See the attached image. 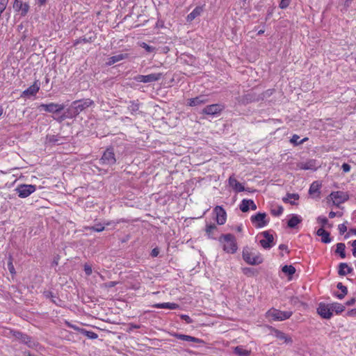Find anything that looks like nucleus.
<instances>
[{
    "label": "nucleus",
    "instance_id": "nucleus-25",
    "mask_svg": "<svg viewBox=\"0 0 356 356\" xmlns=\"http://www.w3.org/2000/svg\"><path fill=\"white\" fill-rule=\"evenodd\" d=\"M301 216L297 214H292L287 222V225L290 228H295L299 223L302 222Z\"/></svg>",
    "mask_w": 356,
    "mask_h": 356
},
{
    "label": "nucleus",
    "instance_id": "nucleus-26",
    "mask_svg": "<svg viewBox=\"0 0 356 356\" xmlns=\"http://www.w3.org/2000/svg\"><path fill=\"white\" fill-rule=\"evenodd\" d=\"M353 271V268L348 266L346 263H341L339 266L338 273L339 275L343 276L351 273Z\"/></svg>",
    "mask_w": 356,
    "mask_h": 356
},
{
    "label": "nucleus",
    "instance_id": "nucleus-36",
    "mask_svg": "<svg viewBox=\"0 0 356 356\" xmlns=\"http://www.w3.org/2000/svg\"><path fill=\"white\" fill-rule=\"evenodd\" d=\"M128 110L131 114L134 115L139 110V104L136 102H130V104L128 106Z\"/></svg>",
    "mask_w": 356,
    "mask_h": 356
},
{
    "label": "nucleus",
    "instance_id": "nucleus-2",
    "mask_svg": "<svg viewBox=\"0 0 356 356\" xmlns=\"http://www.w3.org/2000/svg\"><path fill=\"white\" fill-rule=\"evenodd\" d=\"M92 104L93 101L90 99L74 101L67 109V116L70 118L75 117Z\"/></svg>",
    "mask_w": 356,
    "mask_h": 356
},
{
    "label": "nucleus",
    "instance_id": "nucleus-24",
    "mask_svg": "<svg viewBox=\"0 0 356 356\" xmlns=\"http://www.w3.org/2000/svg\"><path fill=\"white\" fill-rule=\"evenodd\" d=\"M316 234L321 236V241L324 243H329L332 241V239L330 237V233L325 231L323 228H319L316 231Z\"/></svg>",
    "mask_w": 356,
    "mask_h": 356
},
{
    "label": "nucleus",
    "instance_id": "nucleus-62",
    "mask_svg": "<svg viewBox=\"0 0 356 356\" xmlns=\"http://www.w3.org/2000/svg\"><path fill=\"white\" fill-rule=\"evenodd\" d=\"M349 234H353V235H356V229H350L349 230L348 234L346 236H345V238H348V237H349Z\"/></svg>",
    "mask_w": 356,
    "mask_h": 356
},
{
    "label": "nucleus",
    "instance_id": "nucleus-40",
    "mask_svg": "<svg viewBox=\"0 0 356 356\" xmlns=\"http://www.w3.org/2000/svg\"><path fill=\"white\" fill-rule=\"evenodd\" d=\"M283 211L284 209L282 206H277L271 209L270 213L274 216H280L283 213Z\"/></svg>",
    "mask_w": 356,
    "mask_h": 356
},
{
    "label": "nucleus",
    "instance_id": "nucleus-15",
    "mask_svg": "<svg viewBox=\"0 0 356 356\" xmlns=\"http://www.w3.org/2000/svg\"><path fill=\"white\" fill-rule=\"evenodd\" d=\"M208 102V98L207 95H201L194 98L188 99V105L189 106H197L202 104H204Z\"/></svg>",
    "mask_w": 356,
    "mask_h": 356
},
{
    "label": "nucleus",
    "instance_id": "nucleus-48",
    "mask_svg": "<svg viewBox=\"0 0 356 356\" xmlns=\"http://www.w3.org/2000/svg\"><path fill=\"white\" fill-rule=\"evenodd\" d=\"M8 269L9 270V272L12 274V275H15V267L13 264V262L10 259L9 261L8 262Z\"/></svg>",
    "mask_w": 356,
    "mask_h": 356
},
{
    "label": "nucleus",
    "instance_id": "nucleus-53",
    "mask_svg": "<svg viewBox=\"0 0 356 356\" xmlns=\"http://www.w3.org/2000/svg\"><path fill=\"white\" fill-rule=\"evenodd\" d=\"M181 318L186 321L187 323H191L193 322L191 318L186 314L181 315Z\"/></svg>",
    "mask_w": 356,
    "mask_h": 356
},
{
    "label": "nucleus",
    "instance_id": "nucleus-32",
    "mask_svg": "<svg viewBox=\"0 0 356 356\" xmlns=\"http://www.w3.org/2000/svg\"><path fill=\"white\" fill-rule=\"evenodd\" d=\"M217 229V227L214 224H208L206 226V233L209 238H215V236L213 235V232Z\"/></svg>",
    "mask_w": 356,
    "mask_h": 356
},
{
    "label": "nucleus",
    "instance_id": "nucleus-11",
    "mask_svg": "<svg viewBox=\"0 0 356 356\" xmlns=\"http://www.w3.org/2000/svg\"><path fill=\"white\" fill-rule=\"evenodd\" d=\"M225 108L224 105L221 104H214L205 106L201 113L208 115H215L219 114Z\"/></svg>",
    "mask_w": 356,
    "mask_h": 356
},
{
    "label": "nucleus",
    "instance_id": "nucleus-56",
    "mask_svg": "<svg viewBox=\"0 0 356 356\" xmlns=\"http://www.w3.org/2000/svg\"><path fill=\"white\" fill-rule=\"evenodd\" d=\"M159 248H154V249L152 250V252H151V256H152V257H157V256L159 255Z\"/></svg>",
    "mask_w": 356,
    "mask_h": 356
},
{
    "label": "nucleus",
    "instance_id": "nucleus-28",
    "mask_svg": "<svg viewBox=\"0 0 356 356\" xmlns=\"http://www.w3.org/2000/svg\"><path fill=\"white\" fill-rule=\"evenodd\" d=\"M300 196L297 193H287L285 197H283L282 200L284 202H287L291 204V205H295L296 201L299 199Z\"/></svg>",
    "mask_w": 356,
    "mask_h": 356
},
{
    "label": "nucleus",
    "instance_id": "nucleus-10",
    "mask_svg": "<svg viewBox=\"0 0 356 356\" xmlns=\"http://www.w3.org/2000/svg\"><path fill=\"white\" fill-rule=\"evenodd\" d=\"M250 220L252 223L257 228L264 227L269 222V220L266 219V214L265 213H258L255 215H253L251 216Z\"/></svg>",
    "mask_w": 356,
    "mask_h": 356
},
{
    "label": "nucleus",
    "instance_id": "nucleus-23",
    "mask_svg": "<svg viewBox=\"0 0 356 356\" xmlns=\"http://www.w3.org/2000/svg\"><path fill=\"white\" fill-rule=\"evenodd\" d=\"M153 307L156 309H177L179 306L178 304L174 302H163L155 304L153 305Z\"/></svg>",
    "mask_w": 356,
    "mask_h": 356
},
{
    "label": "nucleus",
    "instance_id": "nucleus-35",
    "mask_svg": "<svg viewBox=\"0 0 356 356\" xmlns=\"http://www.w3.org/2000/svg\"><path fill=\"white\" fill-rule=\"evenodd\" d=\"M345 249L346 245L344 243H339L337 244L336 252L338 253L342 259L346 257Z\"/></svg>",
    "mask_w": 356,
    "mask_h": 356
},
{
    "label": "nucleus",
    "instance_id": "nucleus-59",
    "mask_svg": "<svg viewBox=\"0 0 356 356\" xmlns=\"http://www.w3.org/2000/svg\"><path fill=\"white\" fill-rule=\"evenodd\" d=\"M352 246L353 248V255L356 257V239L354 240L353 242H352Z\"/></svg>",
    "mask_w": 356,
    "mask_h": 356
},
{
    "label": "nucleus",
    "instance_id": "nucleus-55",
    "mask_svg": "<svg viewBox=\"0 0 356 356\" xmlns=\"http://www.w3.org/2000/svg\"><path fill=\"white\" fill-rule=\"evenodd\" d=\"M88 42V40L86 38H79V39L76 40L74 42V45L76 46L79 43H81V42L86 43Z\"/></svg>",
    "mask_w": 356,
    "mask_h": 356
},
{
    "label": "nucleus",
    "instance_id": "nucleus-18",
    "mask_svg": "<svg viewBox=\"0 0 356 356\" xmlns=\"http://www.w3.org/2000/svg\"><path fill=\"white\" fill-rule=\"evenodd\" d=\"M297 168L300 170H315L316 169V163L315 160L302 161L297 163Z\"/></svg>",
    "mask_w": 356,
    "mask_h": 356
},
{
    "label": "nucleus",
    "instance_id": "nucleus-21",
    "mask_svg": "<svg viewBox=\"0 0 356 356\" xmlns=\"http://www.w3.org/2000/svg\"><path fill=\"white\" fill-rule=\"evenodd\" d=\"M174 337L175 338H177V339L188 341V342L199 343L201 341L200 339H199L196 337H192L190 335L179 334V333H175L174 334Z\"/></svg>",
    "mask_w": 356,
    "mask_h": 356
},
{
    "label": "nucleus",
    "instance_id": "nucleus-1",
    "mask_svg": "<svg viewBox=\"0 0 356 356\" xmlns=\"http://www.w3.org/2000/svg\"><path fill=\"white\" fill-rule=\"evenodd\" d=\"M219 241L222 245V250L228 254H234L237 249V243L235 236L232 234H222Z\"/></svg>",
    "mask_w": 356,
    "mask_h": 356
},
{
    "label": "nucleus",
    "instance_id": "nucleus-41",
    "mask_svg": "<svg viewBox=\"0 0 356 356\" xmlns=\"http://www.w3.org/2000/svg\"><path fill=\"white\" fill-rule=\"evenodd\" d=\"M140 47H143V49H145V51L148 53H152V52H154L156 51V48L154 47H152V46H150L149 44H147V43L145 42H140L139 44Z\"/></svg>",
    "mask_w": 356,
    "mask_h": 356
},
{
    "label": "nucleus",
    "instance_id": "nucleus-19",
    "mask_svg": "<svg viewBox=\"0 0 356 356\" xmlns=\"http://www.w3.org/2000/svg\"><path fill=\"white\" fill-rule=\"evenodd\" d=\"M228 182L229 185L236 192H242L245 191L244 186L240 182H238L233 175L229 177Z\"/></svg>",
    "mask_w": 356,
    "mask_h": 356
},
{
    "label": "nucleus",
    "instance_id": "nucleus-47",
    "mask_svg": "<svg viewBox=\"0 0 356 356\" xmlns=\"http://www.w3.org/2000/svg\"><path fill=\"white\" fill-rule=\"evenodd\" d=\"M291 3V0H281L280 3V8L282 9L286 8Z\"/></svg>",
    "mask_w": 356,
    "mask_h": 356
},
{
    "label": "nucleus",
    "instance_id": "nucleus-61",
    "mask_svg": "<svg viewBox=\"0 0 356 356\" xmlns=\"http://www.w3.org/2000/svg\"><path fill=\"white\" fill-rule=\"evenodd\" d=\"M356 301V299L355 298H351L350 300H348L346 303V305L350 306L355 304Z\"/></svg>",
    "mask_w": 356,
    "mask_h": 356
},
{
    "label": "nucleus",
    "instance_id": "nucleus-43",
    "mask_svg": "<svg viewBox=\"0 0 356 356\" xmlns=\"http://www.w3.org/2000/svg\"><path fill=\"white\" fill-rule=\"evenodd\" d=\"M105 229V227L101 224H97V225H95V226H92V227H90V229L94 231V232H101L102 231H104Z\"/></svg>",
    "mask_w": 356,
    "mask_h": 356
},
{
    "label": "nucleus",
    "instance_id": "nucleus-33",
    "mask_svg": "<svg viewBox=\"0 0 356 356\" xmlns=\"http://www.w3.org/2000/svg\"><path fill=\"white\" fill-rule=\"evenodd\" d=\"M307 140H308V138H304L302 140H300V136L297 134H293L290 139V142L294 145L303 144Z\"/></svg>",
    "mask_w": 356,
    "mask_h": 356
},
{
    "label": "nucleus",
    "instance_id": "nucleus-8",
    "mask_svg": "<svg viewBox=\"0 0 356 356\" xmlns=\"http://www.w3.org/2000/svg\"><path fill=\"white\" fill-rule=\"evenodd\" d=\"M330 197L333 204L339 207V204L344 203L349 199V195L347 192L338 191L332 192L330 194Z\"/></svg>",
    "mask_w": 356,
    "mask_h": 356
},
{
    "label": "nucleus",
    "instance_id": "nucleus-29",
    "mask_svg": "<svg viewBox=\"0 0 356 356\" xmlns=\"http://www.w3.org/2000/svg\"><path fill=\"white\" fill-rule=\"evenodd\" d=\"M234 353L238 356H249L250 350L245 349L242 346H238L234 348Z\"/></svg>",
    "mask_w": 356,
    "mask_h": 356
},
{
    "label": "nucleus",
    "instance_id": "nucleus-16",
    "mask_svg": "<svg viewBox=\"0 0 356 356\" xmlns=\"http://www.w3.org/2000/svg\"><path fill=\"white\" fill-rule=\"evenodd\" d=\"M321 187V184L319 181H313L309 186V194L313 198H319L320 195H321V191H320Z\"/></svg>",
    "mask_w": 356,
    "mask_h": 356
},
{
    "label": "nucleus",
    "instance_id": "nucleus-4",
    "mask_svg": "<svg viewBox=\"0 0 356 356\" xmlns=\"http://www.w3.org/2000/svg\"><path fill=\"white\" fill-rule=\"evenodd\" d=\"M242 256L243 260L250 265H257L263 261V258L259 252L252 251L248 248H245L243 250Z\"/></svg>",
    "mask_w": 356,
    "mask_h": 356
},
{
    "label": "nucleus",
    "instance_id": "nucleus-54",
    "mask_svg": "<svg viewBox=\"0 0 356 356\" xmlns=\"http://www.w3.org/2000/svg\"><path fill=\"white\" fill-rule=\"evenodd\" d=\"M121 221H122L121 220H119L118 221H106L104 223V225H106V226L114 225V226H115L117 224L120 223Z\"/></svg>",
    "mask_w": 356,
    "mask_h": 356
},
{
    "label": "nucleus",
    "instance_id": "nucleus-64",
    "mask_svg": "<svg viewBox=\"0 0 356 356\" xmlns=\"http://www.w3.org/2000/svg\"><path fill=\"white\" fill-rule=\"evenodd\" d=\"M335 216H337V213L334 211H330L329 213V218H334Z\"/></svg>",
    "mask_w": 356,
    "mask_h": 356
},
{
    "label": "nucleus",
    "instance_id": "nucleus-46",
    "mask_svg": "<svg viewBox=\"0 0 356 356\" xmlns=\"http://www.w3.org/2000/svg\"><path fill=\"white\" fill-rule=\"evenodd\" d=\"M24 344L27 345L29 348H34L37 346L36 342L30 337H29V339H26Z\"/></svg>",
    "mask_w": 356,
    "mask_h": 356
},
{
    "label": "nucleus",
    "instance_id": "nucleus-50",
    "mask_svg": "<svg viewBox=\"0 0 356 356\" xmlns=\"http://www.w3.org/2000/svg\"><path fill=\"white\" fill-rule=\"evenodd\" d=\"M84 271L87 275H90L92 273L91 266L90 265L85 264L84 265Z\"/></svg>",
    "mask_w": 356,
    "mask_h": 356
},
{
    "label": "nucleus",
    "instance_id": "nucleus-37",
    "mask_svg": "<svg viewBox=\"0 0 356 356\" xmlns=\"http://www.w3.org/2000/svg\"><path fill=\"white\" fill-rule=\"evenodd\" d=\"M282 272L289 275H292L296 272V268L291 265H285L282 267Z\"/></svg>",
    "mask_w": 356,
    "mask_h": 356
},
{
    "label": "nucleus",
    "instance_id": "nucleus-34",
    "mask_svg": "<svg viewBox=\"0 0 356 356\" xmlns=\"http://www.w3.org/2000/svg\"><path fill=\"white\" fill-rule=\"evenodd\" d=\"M275 337L277 339L284 341L285 343L292 342L291 338H290L286 334H285L284 332H282L280 330H275Z\"/></svg>",
    "mask_w": 356,
    "mask_h": 356
},
{
    "label": "nucleus",
    "instance_id": "nucleus-6",
    "mask_svg": "<svg viewBox=\"0 0 356 356\" xmlns=\"http://www.w3.org/2000/svg\"><path fill=\"white\" fill-rule=\"evenodd\" d=\"M162 76V73H152L147 75L138 74L134 77V80L139 83H148L158 81Z\"/></svg>",
    "mask_w": 356,
    "mask_h": 356
},
{
    "label": "nucleus",
    "instance_id": "nucleus-52",
    "mask_svg": "<svg viewBox=\"0 0 356 356\" xmlns=\"http://www.w3.org/2000/svg\"><path fill=\"white\" fill-rule=\"evenodd\" d=\"M341 169L344 172H348L350 170V165L348 163H344L341 165Z\"/></svg>",
    "mask_w": 356,
    "mask_h": 356
},
{
    "label": "nucleus",
    "instance_id": "nucleus-63",
    "mask_svg": "<svg viewBox=\"0 0 356 356\" xmlns=\"http://www.w3.org/2000/svg\"><path fill=\"white\" fill-rule=\"evenodd\" d=\"M279 249L281 250H288V247L285 244H281V245H279Z\"/></svg>",
    "mask_w": 356,
    "mask_h": 356
},
{
    "label": "nucleus",
    "instance_id": "nucleus-17",
    "mask_svg": "<svg viewBox=\"0 0 356 356\" xmlns=\"http://www.w3.org/2000/svg\"><path fill=\"white\" fill-rule=\"evenodd\" d=\"M38 82V81H35L33 85L24 90L21 97H24L35 95L40 90V84Z\"/></svg>",
    "mask_w": 356,
    "mask_h": 356
},
{
    "label": "nucleus",
    "instance_id": "nucleus-44",
    "mask_svg": "<svg viewBox=\"0 0 356 356\" xmlns=\"http://www.w3.org/2000/svg\"><path fill=\"white\" fill-rule=\"evenodd\" d=\"M83 334L86 337H88L89 339H95L98 337L97 334H96L95 332H94L92 331H84Z\"/></svg>",
    "mask_w": 356,
    "mask_h": 356
},
{
    "label": "nucleus",
    "instance_id": "nucleus-49",
    "mask_svg": "<svg viewBox=\"0 0 356 356\" xmlns=\"http://www.w3.org/2000/svg\"><path fill=\"white\" fill-rule=\"evenodd\" d=\"M338 289L341 291V293H347L348 289L347 287L343 285L341 282H339L337 285Z\"/></svg>",
    "mask_w": 356,
    "mask_h": 356
},
{
    "label": "nucleus",
    "instance_id": "nucleus-3",
    "mask_svg": "<svg viewBox=\"0 0 356 356\" xmlns=\"http://www.w3.org/2000/svg\"><path fill=\"white\" fill-rule=\"evenodd\" d=\"M117 159L113 147L107 148L102 157L97 161V163L104 168H110L116 163Z\"/></svg>",
    "mask_w": 356,
    "mask_h": 356
},
{
    "label": "nucleus",
    "instance_id": "nucleus-9",
    "mask_svg": "<svg viewBox=\"0 0 356 356\" xmlns=\"http://www.w3.org/2000/svg\"><path fill=\"white\" fill-rule=\"evenodd\" d=\"M35 190L36 186L32 184H20L15 189L18 196L21 198L29 197L30 195L34 193Z\"/></svg>",
    "mask_w": 356,
    "mask_h": 356
},
{
    "label": "nucleus",
    "instance_id": "nucleus-38",
    "mask_svg": "<svg viewBox=\"0 0 356 356\" xmlns=\"http://www.w3.org/2000/svg\"><path fill=\"white\" fill-rule=\"evenodd\" d=\"M13 336L18 340H19L20 341H22V343H24V342L26 341V339H29V336L22 333V332H15L14 334H13Z\"/></svg>",
    "mask_w": 356,
    "mask_h": 356
},
{
    "label": "nucleus",
    "instance_id": "nucleus-39",
    "mask_svg": "<svg viewBox=\"0 0 356 356\" xmlns=\"http://www.w3.org/2000/svg\"><path fill=\"white\" fill-rule=\"evenodd\" d=\"M250 200L243 199L240 204V209L243 212H247L250 209L249 206Z\"/></svg>",
    "mask_w": 356,
    "mask_h": 356
},
{
    "label": "nucleus",
    "instance_id": "nucleus-22",
    "mask_svg": "<svg viewBox=\"0 0 356 356\" xmlns=\"http://www.w3.org/2000/svg\"><path fill=\"white\" fill-rule=\"evenodd\" d=\"M127 58H128L127 54H119L108 58L106 64L108 65H111Z\"/></svg>",
    "mask_w": 356,
    "mask_h": 356
},
{
    "label": "nucleus",
    "instance_id": "nucleus-12",
    "mask_svg": "<svg viewBox=\"0 0 356 356\" xmlns=\"http://www.w3.org/2000/svg\"><path fill=\"white\" fill-rule=\"evenodd\" d=\"M261 235L264 238L259 241V243L264 249H270L275 245L274 237L270 231H264Z\"/></svg>",
    "mask_w": 356,
    "mask_h": 356
},
{
    "label": "nucleus",
    "instance_id": "nucleus-14",
    "mask_svg": "<svg viewBox=\"0 0 356 356\" xmlns=\"http://www.w3.org/2000/svg\"><path fill=\"white\" fill-rule=\"evenodd\" d=\"M216 216V222L218 225H224L226 222L227 214L225 211L220 206H216L214 209Z\"/></svg>",
    "mask_w": 356,
    "mask_h": 356
},
{
    "label": "nucleus",
    "instance_id": "nucleus-42",
    "mask_svg": "<svg viewBox=\"0 0 356 356\" xmlns=\"http://www.w3.org/2000/svg\"><path fill=\"white\" fill-rule=\"evenodd\" d=\"M317 222L321 225V228H323L328 223V220L326 217L320 216L316 218Z\"/></svg>",
    "mask_w": 356,
    "mask_h": 356
},
{
    "label": "nucleus",
    "instance_id": "nucleus-57",
    "mask_svg": "<svg viewBox=\"0 0 356 356\" xmlns=\"http://www.w3.org/2000/svg\"><path fill=\"white\" fill-rule=\"evenodd\" d=\"M346 294L347 293H341H341H338V292L334 293V296L340 300L343 299L346 296Z\"/></svg>",
    "mask_w": 356,
    "mask_h": 356
},
{
    "label": "nucleus",
    "instance_id": "nucleus-7",
    "mask_svg": "<svg viewBox=\"0 0 356 356\" xmlns=\"http://www.w3.org/2000/svg\"><path fill=\"white\" fill-rule=\"evenodd\" d=\"M38 108L40 111H44L50 113H59L65 108V105L51 102L49 104H41Z\"/></svg>",
    "mask_w": 356,
    "mask_h": 356
},
{
    "label": "nucleus",
    "instance_id": "nucleus-58",
    "mask_svg": "<svg viewBox=\"0 0 356 356\" xmlns=\"http://www.w3.org/2000/svg\"><path fill=\"white\" fill-rule=\"evenodd\" d=\"M249 206H250V209H251L253 211L257 209V205L255 204L254 201L252 200H250Z\"/></svg>",
    "mask_w": 356,
    "mask_h": 356
},
{
    "label": "nucleus",
    "instance_id": "nucleus-51",
    "mask_svg": "<svg viewBox=\"0 0 356 356\" xmlns=\"http://www.w3.org/2000/svg\"><path fill=\"white\" fill-rule=\"evenodd\" d=\"M338 229L341 234H344L347 231V227L345 224L339 225Z\"/></svg>",
    "mask_w": 356,
    "mask_h": 356
},
{
    "label": "nucleus",
    "instance_id": "nucleus-60",
    "mask_svg": "<svg viewBox=\"0 0 356 356\" xmlns=\"http://www.w3.org/2000/svg\"><path fill=\"white\" fill-rule=\"evenodd\" d=\"M346 315L348 316H356V309L348 311Z\"/></svg>",
    "mask_w": 356,
    "mask_h": 356
},
{
    "label": "nucleus",
    "instance_id": "nucleus-30",
    "mask_svg": "<svg viewBox=\"0 0 356 356\" xmlns=\"http://www.w3.org/2000/svg\"><path fill=\"white\" fill-rule=\"evenodd\" d=\"M61 137L58 136V135H48L47 136V143L56 145H60L62 143L60 141Z\"/></svg>",
    "mask_w": 356,
    "mask_h": 356
},
{
    "label": "nucleus",
    "instance_id": "nucleus-13",
    "mask_svg": "<svg viewBox=\"0 0 356 356\" xmlns=\"http://www.w3.org/2000/svg\"><path fill=\"white\" fill-rule=\"evenodd\" d=\"M317 312L322 318L325 319H330L332 316L330 304L320 303L317 308Z\"/></svg>",
    "mask_w": 356,
    "mask_h": 356
},
{
    "label": "nucleus",
    "instance_id": "nucleus-20",
    "mask_svg": "<svg viewBox=\"0 0 356 356\" xmlns=\"http://www.w3.org/2000/svg\"><path fill=\"white\" fill-rule=\"evenodd\" d=\"M13 7L17 10H21V15L23 16L26 15L29 9V5L27 3H22L17 0H15Z\"/></svg>",
    "mask_w": 356,
    "mask_h": 356
},
{
    "label": "nucleus",
    "instance_id": "nucleus-45",
    "mask_svg": "<svg viewBox=\"0 0 356 356\" xmlns=\"http://www.w3.org/2000/svg\"><path fill=\"white\" fill-rule=\"evenodd\" d=\"M24 344L27 345L29 348H34L37 346L36 342L30 337H29V339H26Z\"/></svg>",
    "mask_w": 356,
    "mask_h": 356
},
{
    "label": "nucleus",
    "instance_id": "nucleus-27",
    "mask_svg": "<svg viewBox=\"0 0 356 356\" xmlns=\"http://www.w3.org/2000/svg\"><path fill=\"white\" fill-rule=\"evenodd\" d=\"M203 11L202 6H197L191 13L187 15L186 20L188 22H192L197 17L200 16Z\"/></svg>",
    "mask_w": 356,
    "mask_h": 356
},
{
    "label": "nucleus",
    "instance_id": "nucleus-31",
    "mask_svg": "<svg viewBox=\"0 0 356 356\" xmlns=\"http://www.w3.org/2000/svg\"><path fill=\"white\" fill-rule=\"evenodd\" d=\"M332 308V313L335 312L336 314H340L345 309V306L339 302H334L330 304Z\"/></svg>",
    "mask_w": 356,
    "mask_h": 356
},
{
    "label": "nucleus",
    "instance_id": "nucleus-5",
    "mask_svg": "<svg viewBox=\"0 0 356 356\" xmlns=\"http://www.w3.org/2000/svg\"><path fill=\"white\" fill-rule=\"evenodd\" d=\"M268 316L272 318L274 321H284L289 319L293 314L291 311H280L278 309H270L267 312Z\"/></svg>",
    "mask_w": 356,
    "mask_h": 356
}]
</instances>
